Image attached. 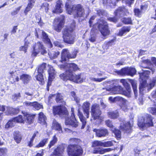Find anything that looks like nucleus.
<instances>
[{
  "label": "nucleus",
  "instance_id": "1",
  "mask_svg": "<svg viewBox=\"0 0 156 156\" xmlns=\"http://www.w3.org/2000/svg\"><path fill=\"white\" fill-rule=\"evenodd\" d=\"M61 69H64L65 72L60 75L61 79L64 80H69L76 83H81L83 80L80 75H76L73 74V72L79 69L77 65L74 63H70L61 65Z\"/></svg>",
  "mask_w": 156,
  "mask_h": 156
},
{
  "label": "nucleus",
  "instance_id": "2",
  "mask_svg": "<svg viewBox=\"0 0 156 156\" xmlns=\"http://www.w3.org/2000/svg\"><path fill=\"white\" fill-rule=\"evenodd\" d=\"M53 111L55 115H58L60 116L66 117L65 124L76 128L79 125L78 122L76 119L74 114V108H71V115L70 118L67 117L68 113L66 108L63 106L54 107Z\"/></svg>",
  "mask_w": 156,
  "mask_h": 156
},
{
  "label": "nucleus",
  "instance_id": "3",
  "mask_svg": "<svg viewBox=\"0 0 156 156\" xmlns=\"http://www.w3.org/2000/svg\"><path fill=\"white\" fill-rule=\"evenodd\" d=\"M66 10L69 14L74 12L76 16L79 17H83L85 15V12L83 6L80 4L73 5L70 1L68 0L66 3Z\"/></svg>",
  "mask_w": 156,
  "mask_h": 156
},
{
  "label": "nucleus",
  "instance_id": "4",
  "mask_svg": "<svg viewBox=\"0 0 156 156\" xmlns=\"http://www.w3.org/2000/svg\"><path fill=\"white\" fill-rule=\"evenodd\" d=\"M75 26L74 23L71 26H68L63 31V38L64 41L68 44H73L74 42V37L73 35V32Z\"/></svg>",
  "mask_w": 156,
  "mask_h": 156
},
{
  "label": "nucleus",
  "instance_id": "5",
  "mask_svg": "<svg viewBox=\"0 0 156 156\" xmlns=\"http://www.w3.org/2000/svg\"><path fill=\"white\" fill-rule=\"evenodd\" d=\"M67 152L69 156H79L82 154L83 151L80 146L74 144L68 146Z\"/></svg>",
  "mask_w": 156,
  "mask_h": 156
},
{
  "label": "nucleus",
  "instance_id": "6",
  "mask_svg": "<svg viewBox=\"0 0 156 156\" xmlns=\"http://www.w3.org/2000/svg\"><path fill=\"white\" fill-rule=\"evenodd\" d=\"M138 125L142 130L146 129L148 127L153 126L152 119L151 115H148L144 118L139 119Z\"/></svg>",
  "mask_w": 156,
  "mask_h": 156
},
{
  "label": "nucleus",
  "instance_id": "7",
  "mask_svg": "<svg viewBox=\"0 0 156 156\" xmlns=\"http://www.w3.org/2000/svg\"><path fill=\"white\" fill-rule=\"evenodd\" d=\"M78 51L75 49L71 54H70L69 51L67 49H63L62 52V55L60 61L62 62H65L69 60V58H75Z\"/></svg>",
  "mask_w": 156,
  "mask_h": 156
},
{
  "label": "nucleus",
  "instance_id": "8",
  "mask_svg": "<svg viewBox=\"0 0 156 156\" xmlns=\"http://www.w3.org/2000/svg\"><path fill=\"white\" fill-rule=\"evenodd\" d=\"M98 28L102 35L104 37L110 34V31L108 28L107 22L103 19L101 18L98 21Z\"/></svg>",
  "mask_w": 156,
  "mask_h": 156
},
{
  "label": "nucleus",
  "instance_id": "9",
  "mask_svg": "<svg viewBox=\"0 0 156 156\" xmlns=\"http://www.w3.org/2000/svg\"><path fill=\"white\" fill-rule=\"evenodd\" d=\"M91 115L94 120H98L97 124L101 122V112L100 109L99 105L97 104L93 105L91 108Z\"/></svg>",
  "mask_w": 156,
  "mask_h": 156
},
{
  "label": "nucleus",
  "instance_id": "10",
  "mask_svg": "<svg viewBox=\"0 0 156 156\" xmlns=\"http://www.w3.org/2000/svg\"><path fill=\"white\" fill-rule=\"evenodd\" d=\"M64 17L55 18L53 23V28L58 32L61 31L64 25Z\"/></svg>",
  "mask_w": 156,
  "mask_h": 156
},
{
  "label": "nucleus",
  "instance_id": "11",
  "mask_svg": "<svg viewBox=\"0 0 156 156\" xmlns=\"http://www.w3.org/2000/svg\"><path fill=\"white\" fill-rule=\"evenodd\" d=\"M133 125L132 121L130 123V122H126L125 121H123L120 123V128L121 129H122L125 132L127 133H130L132 132Z\"/></svg>",
  "mask_w": 156,
  "mask_h": 156
},
{
  "label": "nucleus",
  "instance_id": "12",
  "mask_svg": "<svg viewBox=\"0 0 156 156\" xmlns=\"http://www.w3.org/2000/svg\"><path fill=\"white\" fill-rule=\"evenodd\" d=\"M145 74L146 73L144 72L142 74L140 75V79L142 80L140 81L139 86L140 93L142 94H143V91L144 89L147 85L146 79L147 78L148 76L146 75Z\"/></svg>",
  "mask_w": 156,
  "mask_h": 156
},
{
  "label": "nucleus",
  "instance_id": "13",
  "mask_svg": "<svg viewBox=\"0 0 156 156\" xmlns=\"http://www.w3.org/2000/svg\"><path fill=\"white\" fill-rule=\"evenodd\" d=\"M129 14L127 9L123 7H119L114 12V14L116 17L119 18L124 16L127 15Z\"/></svg>",
  "mask_w": 156,
  "mask_h": 156
},
{
  "label": "nucleus",
  "instance_id": "14",
  "mask_svg": "<svg viewBox=\"0 0 156 156\" xmlns=\"http://www.w3.org/2000/svg\"><path fill=\"white\" fill-rule=\"evenodd\" d=\"M94 132L96 133V136L99 137H104L108 135V132L107 129L105 128L97 129H94Z\"/></svg>",
  "mask_w": 156,
  "mask_h": 156
},
{
  "label": "nucleus",
  "instance_id": "15",
  "mask_svg": "<svg viewBox=\"0 0 156 156\" xmlns=\"http://www.w3.org/2000/svg\"><path fill=\"white\" fill-rule=\"evenodd\" d=\"M46 64L44 63L40 66V82L42 85L44 83V71L46 70Z\"/></svg>",
  "mask_w": 156,
  "mask_h": 156
},
{
  "label": "nucleus",
  "instance_id": "16",
  "mask_svg": "<svg viewBox=\"0 0 156 156\" xmlns=\"http://www.w3.org/2000/svg\"><path fill=\"white\" fill-rule=\"evenodd\" d=\"M22 113L24 116V121L29 124L32 123L35 115L29 114L27 112H22Z\"/></svg>",
  "mask_w": 156,
  "mask_h": 156
},
{
  "label": "nucleus",
  "instance_id": "17",
  "mask_svg": "<svg viewBox=\"0 0 156 156\" xmlns=\"http://www.w3.org/2000/svg\"><path fill=\"white\" fill-rule=\"evenodd\" d=\"M63 5L62 2L60 0H58L56 2V5L54 9L53 12L54 13H59L63 11L62 8Z\"/></svg>",
  "mask_w": 156,
  "mask_h": 156
},
{
  "label": "nucleus",
  "instance_id": "18",
  "mask_svg": "<svg viewBox=\"0 0 156 156\" xmlns=\"http://www.w3.org/2000/svg\"><path fill=\"white\" fill-rule=\"evenodd\" d=\"M113 150L111 148L104 149L102 148L98 147L94 148L93 152L94 154H102L106 152H109Z\"/></svg>",
  "mask_w": 156,
  "mask_h": 156
},
{
  "label": "nucleus",
  "instance_id": "19",
  "mask_svg": "<svg viewBox=\"0 0 156 156\" xmlns=\"http://www.w3.org/2000/svg\"><path fill=\"white\" fill-rule=\"evenodd\" d=\"M41 38L43 41L45 43L48 44L50 48H51L52 46L51 42L50 39L48 37V35L44 31H42Z\"/></svg>",
  "mask_w": 156,
  "mask_h": 156
},
{
  "label": "nucleus",
  "instance_id": "20",
  "mask_svg": "<svg viewBox=\"0 0 156 156\" xmlns=\"http://www.w3.org/2000/svg\"><path fill=\"white\" fill-rule=\"evenodd\" d=\"M20 110L19 108H15L12 107H7L5 112L7 115H14L19 113Z\"/></svg>",
  "mask_w": 156,
  "mask_h": 156
},
{
  "label": "nucleus",
  "instance_id": "21",
  "mask_svg": "<svg viewBox=\"0 0 156 156\" xmlns=\"http://www.w3.org/2000/svg\"><path fill=\"white\" fill-rule=\"evenodd\" d=\"M90 104L89 102L86 101L83 103L82 106L83 112L85 114V116L87 118L88 117Z\"/></svg>",
  "mask_w": 156,
  "mask_h": 156
},
{
  "label": "nucleus",
  "instance_id": "22",
  "mask_svg": "<svg viewBox=\"0 0 156 156\" xmlns=\"http://www.w3.org/2000/svg\"><path fill=\"white\" fill-rule=\"evenodd\" d=\"M24 104L26 106H29L34 110H39V104L36 101L33 102L26 101L24 102Z\"/></svg>",
  "mask_w": 156,
  "mask_h": 156
},
{
  "label": "nucleus",
  "instance_id": "23",
  "mask_svg": "<svg viewBox=\"0 0 156 156\" xmlns=\"http://www.w3.org/2000/svg\"><path fill=\"white\" fill-rule=\"evenodd\" d=\"M47 117L43 112H40V124L43 126V127H47L46 120Z\"/></svg>",
  "mask_w": 156,
  "mask_h": 156
},
{
  "label": "nucleus",
  "instance_id": "24",
  "mask_svg": "<svg viewBox=\"0 0 156 156\" xmlns=\"http://www.w3.org/2000/svg\"><path fill=\"white\" fill-rule=\"evenodd\" d=\"M52 128L53 129L58 131L60 133L62 132L61 126L55 119L53 120Z\"/></svg>",
  "mask_w": 156,
  "mask_h": 156
},
{
  "label": "nucleus",
  "instance_id": "25",
  "mask_svg": "<svg viewBox=\"0 0 156 156\" xmlns=\"http://www.w3.org/2000/svg\"><path fill=\"white\" fill-rule=\"evenodd\" d=\"M78 115L80 119L81 122L82 123V126L81 127V129H83L86 124V120L85 118L83 116L82 113L79 110H78Z\"/></svg>",
  "mask_w": 156,
  "mask_h": 156
},
{
  "label": "nucleus",
  "instance_id": "26",
  "mask_svg": "<svg viewBox=\"0 0 156 156\" xmlns=\"http://www.w3.org/2000/svg\"><path fill=\"white\" fill-rule=\"evenodd\" d=\"M14 139L17 143H19L22 138V136L20 133L18 131H15L13 133Z\"/></svg>",
  "mask_w": 156,
  "mask_h": 156
},
{
  "label": "nucleus",
  "instance_id": "27",
  "mask_svg": "<svg viewBox=\"0 0 156 156\" xmlns=\"http://www.w3.org/2000/svg\"><path fill=\"white\" fill-rule=\"evenodd\" d=\"M108 117L112 119H116L119 116V114L118 111H110L108 112Z\"/></svg>",
  "mask_w": 156,
  "mask_h": 156
},
{
  "label": "nucleus",
  "instance_id": "28",
  "mask_svg": "<svg viewBox=\"0 0 156 156\" xmlns=\"http://www.w3.org/2000/svg\"><path fill=\"white\" fill-rule=\"evenodd\" d=\"M129 82L132 86L135 95L136 97L137 95V81L135 80H129Z\"/></svg>",
  "mask_w": 156,
  "mask_h": 156
},
{
  "label": "nucleus",
  "instance_id": "29",
  "mask_svg": "<svg viewBox=\"0 0 156 156\" xmlns=\"http://www.w3.org/2000/svg\"><path fill=\"white\" fill-rule=\"evenodd\" d=\"M20 79L24 84H27L30 80L31 77L28 75L23 74L20 76Z\"/></svg>",
  "mask_w": 156,
  "mask_h": 156
},
{
  "label": "nucleus",
  "instance_id": "30",
  "mask_svg": "<svg viewBox=\"0 0 156 156\" xmlns=\"http://www.w3.org/2000/svg\"><path fill=\"white\" fill-rule=\"evenodd\" d=\"M112 93L114 94H120L123 92V88L120 86H115L112 89Z\"/></svg>",
  "mask_w": 156,
  "mask_h": 156
},
{
  "label": "nucleus",
  "instance_id": "31",
  "mask_svg": "<svg viewBox=\"0 0 156 156\" xmlns=\"http://www.w3.org/2000/svg\"><path fill=\"white\" fill-rule=\"evenodd\" d=\"M64 150L62 146H59L55 150L53 154L55 156H60L63 152Z\"/></svg>",
  "mask_w": 156,
  "mask_h": 156
},
{
  "label": "nucleus",
  "instance_id": "32",
  "mask_svg": "<svg viewBox=\"0 0 156 156\" xmlns=\"http://www.w3.org/2000/svg\"><path fill=\"white\" fill-rule=\"evenodd\" d=\"M16 124V122L13 118L9 120L5 126V128L8 129L15 126Z\"/></svg>",
  "mask_w": 156,
  "mask_h": 156
},
{
  "label": "nucleus",
  "instance_id": "33",
  "mask_svg": "<svg viewBox=\"0 0 156 156\" xmlns=\"http://www.w3.org/2000/svg\"><path fill=\"white\" fill-rule=\"evenodd\" d=\"M130 30V28L129 27H124L119 30L118 35L120 36H122L124 34L129 32Z\"/></svg>",
  "mask_w": 156,
  "mask_h": 156
},
{
  "label": "nucleus",
  "instance_id": "34",
  "mask_svg": "<svg viewBox=\"0 0 156 156\" xmlns=\"http://www.w3.org/2000/svg\"><path fill=\"white\" fill-rule=\"evenodd\" d=\"M39 44L38 43L35 44L33 46V50L32 55L35 56L39 52Z\"/></svg>",
  "mask_w": 156,
  "mask_h": 156
},
{
  "label": "nucleus",
  "instance_id": "35",
  "mask_svg": "<svg viewBox=\"0 0 156 156\" xmlns=\"http://www.w3.org/2000/svg\"><path fill=\"white\" fill-rule=\"evenodd\" d=\"M35 0H29L30 2L28 4L27 6L24 11V13L26 15L27 12L30 10L32 8L33 3L35 2Z\"/></svg>",
  "mask_w": 156,
  "mask_h": 156
},
{
  "label": "nucleus",
  "instance_id": "36",
  "mask_svg": "<svg viewBox=\"0 0 156 156\" xmlns=\"http://www.w3.org/2000/svg\"><path fill=\"white\" fill-rule=\"evenodd\" d=\"M111 131L115 134L117 138L119 139L121 136V132L120 131L116 128L115 127L111 129Z\"/></svg>",
  "mask_w": 156,
  "mask_h": 156
},
{
  "label": "nucleus",
  "instance_id": "37",
  "mask_svg": "<svg viewBox=\"0 0 156 156\" xmlns=\"http://www.w3.org/2000/svg\"><path fill=\"white\" fill-rule=\"evenodd\" d=\"M129 80L122 79L120 80V82L128 90L129 89L130 87V85L128 83V81H129Z\"/></svg>",
  "mask_w": 156,
  "mask_h": 156
},
{
  "label": "nucleus",
  "instance_id": "38",
  "mask_svg": "<svg viewBox=\"0 0 156 156\" xmlns=\"http://www.w3.org/2000/svg\"><path fill=\"white\" fill-rule=\"evenodd\" d=\"M128 67L122 68L121 70L118 71V73L122 75H128Z\"/></svg>",
  "mask_w": 156,
  "mask_h": 156
},
{
  "label": "nucleus",
  "instance_id": "39",
  "mask_svg": "<svg viewBox=\"0 0 156 156\" xmlns=\"http://www.w3.org/2000/svg\"><path fill=\"white\" fill-rule=\"evenodd\" d=\"M60 54V52L58 51H53L51 53H48L50 58L51 59H55L57 58L58 56Z\"/></svg>",
  "mask_w": 156,
  "mask_h": 156
},
{
  "label": "nucleus",
  "instance_id": "40",
  "mask_svg": "<svg viewBox=\"0 0 156 156\" xmlns=\"http://www.w3.org/2000/svg\"><path fill=\"white\" fill-rule=\"evenodd\" d=\"M119 0H103V4L105 5H110L112 6V5H110L111 4H112L114 5H115V1H118Z\"/></svg>",
  "mask_w": 156,
  "mask_h": 156
},
{
  "label": "nucleus",
  "instance_id": "41",
  "mask_svg": "<svg viewBox=\"0 0 156 156\" xmlns=\"http://www.w3.org/2000/svg\"><path fill=\"white\" fill-rule=\"evenodd\" d=\"M40 53L41 55H45L47 54V51L46 48L43 45L40 43Z\"/></svg>",
  "mask_w": 156,
  "mask_h": 156
},
{
  "label": "nucleus",
  "instance_id": "42",
  "mask_svg": "<svg viewBox=\"0 0 156 156\" xmlns=\"http://www.w3.org/2000/svg\"><path fill=\"white\" fill-rule=\"evenodd\" d=\"M48 72L49 75V77L51 78L53 77L55 73V71L53 67H49V69L48 70Z\"/></svg>",
  "mask_w": 156,
  "mask_h": 156
},
{
  "label": "nucleus",
  "instance_id": "43",
  "mask_svg": "<svg viewBox=\"0 0 156 156\" xmlns=\"http://www.w3.org/2000/svg\"><path fill=\"white\" fill-rule=\"evenodd\" d=\"M29 44V42L25 41L24 46H21L20 48V51H24L25 53L26 52Z\"/></svg>",
  "mask_w": 156,
  "mask_h": 156
},
{
  "label": "nucleus",
  "instance_id": "44",
  "mask_svg": "<svg viewBox=\"0 0 156 156\" xmlns=\"http://www.w3.org/2000/svg\"><path fill=\"white\" fill-rule=\"evenodd\" d=\"M56 101L57 102H61L62 103H64V102L63 101V96L59 93H58L56 94Z\"/></svg>",
  "mask_w": 156,
  "mask_h": 156
},
{
  "label": "nucleus",
  "instance_id": "45",
  "mask_svg": "<svg viewBox=\"0 0 156 156\" xmlns=\"http://www.w3.org/2000/svg\"><path fill=\"white\" fill-rule=\"evenodd\" d=\"M113 143H115L114 140L111 141H108L106 142H103L102 146L104 147H109L112 146L113 145Z\"/></svg>",
  "mask_w": 156,
  "mask_h": 156
},
{
  "label": "nucleus",
  "instance_id": "46",
  "mask_svg": "<svg viewBox=\"0 0 156 156\" xmlns=\"http://www.w3.org/2000/svg\"><path fill=\"white\" fill-rule=\"evenodd\" d=\"M128 75L133 76L136 73V71L134 68L133 67H128Z\"/></svg>",
  "mask_w": 156,
  "mask_h": 156
},
{
  "label": "nucleus",
  "instance_id": "47",
  "mask_svg": "<svg viewBox=\"0 0 156 156\" xmlns=\"http://www.w3.org/2000/svg\"><path fill=\"white\" fill-rule=\"evenodd\" d=\"M103 142L101 141H95L93 142L92 147H95L99 146H102Z\"/></svg>",
  "mask_w": 156,
  "mask_h": 156
},
{
  "label": "nucleus",
  "instance_id": "48",
  "mask_svg": "<svg viewBox=\"0 0 156 156\" xmlns=\"http://www.w3.org/2000/svg\"><path fill=\"white\" fill-rule=\"evenodd\" d=\"M24 97L27 100H30L33 98V94L32 93L25 92L24 95Z\"/></svg>",
  "mask_w": 156,
  "mask_h": 156
},
{
  "label": "nucleus",
  "instance_id": "49",
  "mask_svg": "<svg viewBox=\"0 0 156 156\" xmlns=\"http://www.w3.org/2000/svg\"><path fill=\"white\" fill-rule=\"evenodd\" d=\"M123 23L125 24H131L132 21L130 18H124L122 20Z\"/></svg>",
  "mask_w": 156,
  "mask_h": 156
},
{
  "label": "nucleus",
  "instance_id": "50",
  "mask_svg": "<svg viewBox=\"0 0 156 156\" xmlns=\"http://www.w3.org/2000/svg\"><path fill=\"white\" fill-rule=\"evenodd\" d=\"M15 120L16 123V122H24V119H23L22 116L20 115L17 117L13 118Z\"/></svg>",
  "mask_w": 156,
  "mask_h": 156
},
{
  "label": "nucleus",
  "instance_id": "51",
  "mask_svg": "<svg viewBox=\"0 0 156 156\" xmlns=\"http://www.w3.org/2000/svg\"><path fill=\"white\" fill-rule=\"evenodd\" d=\"M134 15L135 16L140 17L143 12L139 9H135L134 10Z\"/></svg>",
  "mask_w": 156,
  "mask_h": 156
},
{
  "label": "nucleus",
  "instance_id": "52",
  "mask_svg": "<svg viewBox=\"0 0 156 156\" xmlns=\"http://www.w3.org/2000/svg\"><path fill=\"white\" fill-rule=\"evenodd\" d=\"M57 140L58 139L57 137L56 136V135H54L53 136L52 140L51 141L50 144L48 145L49 148H51V146L54 145V144L56 143Z\"/></svg>",
  "mask_w": 156,
  "mask_h": 156
},
{
  "label": "nucleus",
  "instance_id": "53",
  "mask_svg": "<svg viewBox=\"0 0 156 156\" xmlns=\"http://www.w3.org/2000/svg\"><path fill=\"white\" fill-rule=\"evenodd\" d=\"M106 77L102 78H96L93 77H90V79L93 81H95L97 82H101L105 80Z\"/></svg>",
  "mask_w": 156,
  "mask_h": 156
},
{
  "label": "nucleus",
  "instance_id": "54",
  "mask_svg": "<svg viewBox=\"0 0 156 156\" xmlns=\"http://www.w3.org/2000/svg\"><path fill=\"white\" fill-rule=\"evenodd\" d=\"M105 122L106 125L108 127L110 128L111 129H112V128L115 127V126H113L112 121L109 120L106 121Z\"/></svg>",
  "mask_w": 156,
  "mask_h": 156
},
{
  "label": "nucleus",
  "instance_id": "55",
  "mask_svg": "<svg viewBox=\"0 0 156 156\" xmlns=\"http://www.w3.org/2000/svg\"><path fill=\"white\" fill-rule=\"evenodd\" d=\"M71 95L73 98L74 100L75 101L76 103H78L79 102L80 99L79 98L76 96V94L74 92H71Z\"/></svg>",
  "mask_w": 156,
  "mask_h": 156
},
{
  "label": "nucleus",
  "instance_id": "56",
  "mask_svg": "<svg viewBox=\"0 0 156 156\" xmlns=\"http://www.w3.org/2000/svg\"><path fill=\"white\" fill-rule=\"evenodd\" d=\"M148 111L152 114L156 115V108L154 107H150L148 108Z\"/></svg>",
  "mask_w": 156,
  "mask_h": 156
},
{
  "label": "nucleus",
  "instance_id": "57",
  "mask_svg": "<svg viewBox=\"0 0 156 156\" xmlns=\"http://www.w3.org/2000/svg\"><path fill=\"white\" fill-rule=\"evenodd\" d=\"M21 97L20 93L15 94L12 95V99L14 101H16L19 99Z\"/></svg>",
  "mask_w": 156,
  "mask_h": 156
},
{
  "label": "nucleus",
  "instance_id": "58",
  "mask_svg": "<svg viewBox=\"0 0 156 156\" xmlns=\"http://www.w3.org/2000/svg\"><path fill=\"white\" fill-rule=\"evenodd\" d=\"M48 4L47 3H44L41 6V9L44 10L46 12H47L48 10Z\"/></svg>",
  "mask_w": 156,
  "mask_h": 156
},
{
  "label": "nucleus",
  "instance_id": "59",
  "mask_svg": "<svg viewBox=\"0 0 156 156\" xmlns=\"http://www.w3.org/2000/svg\"><path fill=\"white\" fill-rule=\"evenodd\" d=\"M116 16L113 17H108L107 18V20L110 22H113L114 23H116L117 21V19Z\"/></svg>",
  "mask_w": 156,
  "mask_h": 156
},
{
  "label": "nucleus",
  "instance_id": "60",
  "mask_svg": "<svg viewBox=\"0 0 156 156\" xmlns=\"http://www.w3.org/2000/svg\"><path fill=\"white\" fill-rule=\"evenodd\" d=\"M156 82V77L153 78L152 80L149 84V86L151 88L154 87Z\"/></svg>",
  "mask_w": 156,
  "mask_h": 156
},
{
  "label": "nucleus",
  "instance_id": "61",
  "mask_svg": "<svg viewBox=\"0 0 156 156\" xmlns=\"http://www.w3.org/2000/svg\"><path fill=\"white\" fill-rule=\"evenodd\" d=\"M105 11L103 10L99 9L97 11V14L100 16H104L105 14Z\"/></svg>",
  "mask_w": 156,
  "mask_h": 156
},
{
  "label": "nucleus",
  "instance_id": "62",
  "mask_svg": "<svg viewBox=\"0 0 156 156\" xmlns=\"http://www.w3.org/2000/svg\"><path fill=\"white\" fill-rule=\"evenodd\" d=\"M48 141V139L47 138L44 139L42 140L40 142V147L44 146L47 143Z\"/></svg>",
  "mask_w": 156,
  "mask_h": 156
},
{
  "label": "nucleus",
  "instance_id": "63",
  "mask_svg": "<svg viewBox=\"0 0 156 156\" xmlns=\"http://www.w3.org/2000/svg\"><path fill=\"white\" fill-rule=\"evenodd\" d=\"M70 141L71 143L78 144L80 141V140L77 138H73L70 139Z\"/></svg>",
  "mask_w": 156,
  "mask_h": 156
},
{
  "label": "nucleus",
  "instance_id": "64",
  "mask_svg": "<svg viewBox=\"0 0 156 156\" xmlns=\"http://www.w3.org/2000/svg\"><path fill=\"white\" fill-rule=\"evenodd\" d=\"M7 152V150L5 148H0V156H2Z\"/></svg>",
  "mask_w": 156,
  "mask_h": 156
}]
</instances>
